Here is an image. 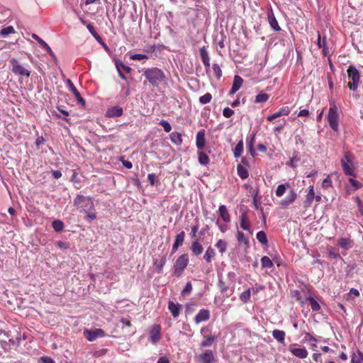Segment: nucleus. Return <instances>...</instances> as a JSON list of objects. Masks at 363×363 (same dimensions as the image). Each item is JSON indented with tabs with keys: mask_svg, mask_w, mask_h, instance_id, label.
Returning a JSON list of instances; mask_svg holds the SVG:
<instances>
[{
	"mask_svg": "<svg viewBox=\"0 0 363 363\" xmlns=\"http://www.w3.org/2000/svg\"><path fill=\"white\" fill-rule=\"evenodd\" d=\"M143 75L152 86H156L166 78L164 72L157 67L147 69Z\"/></svg>",
	"mask_w": 363,
	"mask_h": 363,
	"instance_id": "1",
	"label": "nucleus"
},
{
	"mask_svg": "<svg viewBox=\"0 0 363 363\" xmlns=\"http://www.w3.org/2000/svg\"><path fill=\"white\" fill-rule=\"evenodd\" d=\"M74 204L81 211L89 212L94 211V206L92 200L82 195H77L74 200Z\"/></svg>",
	"mask_w": 363,
	"mask_h": 363,
	"instance_id": "2",
	"label": "nucleus"
},
{
	"mask_svg": "<svg viewBox=\"0 0 363 363\" xmlns=\"http://www.w3.org/2000/svg\"><path fill=\"white\" fill-rule=\"evenodd\" d=\"M348 87L350 90L355 91L359 85L360 74L359 72L353 66H350L347 69Z\"/></svg>",
	"mask_w": 363,
	"mask_h": 363,
	"instance_id": "3",
	"label": "nucleus"
},
{
	"mask_svg": "<svg viewBox=\"0 0 363 363\" xmlns=\"http://www.w3.org/2000/svg\"><path fill=\"white\" fill-rule=\"evenodd\" d=\"M328 121L331 128L335 130H338V113L337 108L335 104L331 106L327 116Z\"/></svg>",
	"mask_w": 363,
	"mask_h": 363,
	"instance_id": "4",
	"label": "nucleus"
},
{
	"mask_svg": "<svg viewBox=\"0 0 363 363\" xmlns=\"http://www.w3.org/2000/svg\"><path fill=\"white\" fill-rule=\"evenodd\" d=\"M189 262L188 255L184 254L181 255L175 262L174 265V274L177 277H180Z\"/></svg>",
	"mask_w": 363,
	"mask_h": 363,
	"instance_id": "5",
	"label": "nucleus"
},
{
	"mask_svg": "<svg viewBox=\"0 0 363 363\" xmlns=\"http://www.w3.org/2000/svg\"><path fill=\"white\" fill-rule=\"evenodd\" d=\"M10 64L12 67V72L16 75L30 77V71L21 65L16 59L12 58L10 60Z\"/></svg>",
	"mask_w": 363,
	"mask_h": 363,
	"instance_id": "6",
	"label": "nucleus"
},
{
	"mask_svg": "<svg viewBox=\"0 0 363 363\" xmlns=\"http://www.w3.org/2000/svg\"><path fill=\"white\" fill-rule=\"evenodd\" d=\"M208 330L209 329L207 327H203L200 330L201 334L203 337V340L200 343L201 348L210 347L217 338L216 335H207L206 333L208 332Z\"/></svg>",
	"mask_w": 363,
	"mask_h": 363,
	"instance_id": "7",
	"label": "nucleus"
},
{
	"mask_svg": "<svg viewBox=\"0 0 363 363\" xmlns=\"http://www.w3.org/2000/svg\"><path fill=\"white\" fill-rule=\"evenodd\" d=\"M195 359L199 363H213L214 362V354L211 350H206L203 353L196 355Z\"/></svg>",
	"mask_w": 363,
	"mask_h": 363,
	"instance_id": "8",
	"label": "nucleus"
},
{
	"mask_svg": "<svg viewBox=\"0 0 363 363\" xmlns=\"http://www.w3.org/2000/svg\"><path fill=\"white\" fill-rule=\"evenodd\" d=\"M84 335L89 341H94L98 337H102L105 336V332L102 329H96L94 330H86L84 332Z\"/></svg>",
	"mask_w": 363,
	"mask_h": 363,
	"instance_id": "9",
	"label": "nucleus"
},
{
	"mask_svg": "<svg viewBox=\"0 0 363 363\" xmlns=\"http://www.w3.org/2000/svg\"><path fill=\"white\" fill-rule=\"evenodd\" d=\"M161 327L160 325H155L150 333V340L152 343L156 344L161 339Z\"/></svg>",
	"mask_w": 363,
	"mask_h": 363,
	"instance_id": "10",
	"label": "nucleus"
},
{
	"mask_svg": "<svg viewBox=\"0 0 363 363\" xmlns=\"http://www.w3.org/2000/svg\"><path fill=\"white\" fill-rule=\"evenodd\" d=\"M294 346V345H290L289 350L294 356L301 359L307 357L308 353L305 347L296 348Z\"/></svg>",
	"mask_w": 363,
	"mask_h": 363,
	"instance_id": "11",
	"label": "nucleus"
},
{
	"mask_svg": "<svg viewBox=\"0 0 363 363\" xmlns=\"http://www.w3.org/2000/svg\"><path fill=\"white\" fill-rule=\"evenodd\" d=\"M66 83L69 91L74 94L78 102L83 106L85 105V100L81 96L79 92L77 91L72 82L69 79H67Z\"/></svg>",
	"mask_w": 363,
	"mask_h": 363,
	"instance_id": "12",
	"label": "nucleus"
},
{
	"mask_svg": "<svg viewBox=\"0 0 363 363\" xmlns=\"http://www.w3.org/2000/svg\"><path fill=\"white\" fill-rule=\"evenodd\" d=\"M210 318V311L208 309H201L196 315L194 321L196 324L206 321Z\"/></svg>",
	"mask_w": 363,
	"mask_h": 363,
	"instance_id": "13",
	"label": "nucleus"
},
{
	"mask_svg": "<svg viewBox=\"0 0 363 363\" xmlns=\"http://www.w3.org/2000/svg\"><path fill=\"white\" fill-rule=\"evenodd\" d=\"M296 197L297 194L296 191L294 189H290L288 196L281 201L280 204L283 207H287L289 205H290L295 201Z\"/></svg>",
	"mask_w": 363,
	"mask_h": 363,
	"instance_id": "14",
	"label": "nucleus"
},
{
	"mask_svg": "<svg viewBox=\"0 0 363 363\" xmlns=\"http://www.w3.org/2000/svg\"><path fill=\"white\" fill-rule=\"evenodd\" d=\"M243 82V79L241 77L235 75L233 79V86L229 92V94L233 95L235 94L241 87Z\"/></svg>",
	"mask_w": 363,
	"mask_h": 363,
	"instance_id": "15",
	"label": "nucleus"
},
{
	"mask_svg": "<svg viewBox=\"0 0 363 363\" xmlns=\"http://www.w3.org/2000/svg\"><path fill=\"white\" fill-rule=\"evenodd\" d=\"M123 110L121 107L116 106L109 108L106 111V116L109 118L119 117L123 114Z\"/></svg>",
	"mask_w": 363,
	"mask_h": 363,
	"instance_id": "16",
	"label": "nucleus"
},
{
	"mask_svg": "<svg viewBox=\"0 0 363 363\" xmlns=\"http://www.w3.org/2000/svg\"><path fill=\"white\" fill-rule=\"evenodd\" d=\"M196 145L199 150L203 149L206 144L205 133L204 130H200L196 134Z\"/></svg>",
	"mask_w": 363,
	"mask_h": 363,
	"instance_id": "17",
	"label": "nucleus"
},
{
	"mask_svg": "<svg viewBox=\"0 0 363 363\" xmlns=\"http://www.w3.org/2000/svg\"><path fill=\"white\" fill-rule=\"evenodd\" d=\"M185 238V233L182 231L180 233L177 235L174 242L172 246V252H174L177 250L178 247L182 245L184 242Z\"/></svg>",
	"mask_w": 363,
	"mask_h": 363,
	"instance_id": "18",
	"label": "nucleus"
},
{
	"mask_svg": "<svg viewBox=\"0 0 363 363\" xmlns=\"http://www.w3.org/2000/svg\"><path fill=\"white\" fill-rule=\"evenodd\" d=\"M218 287L220 290V292L222 294L225 296L226 298H229L232 295V290H230L228 286L225 284V283L221 280H218Z\"/></svg>",
	"mask_w": 363,
	"mask_h": 363,
	"instance_id": "19",
	"label": "nucleus"
},
{
	"mask_svg": "<svg viewBox=\"0 0 363 363\" xmlns=\"http://www.w3.org/2000/svg\"><path fill=\"white\" fill-rule=\"evenodd\" d=\"M168 308L174 318H177L180 313V305L175 304L173 301H169Z\"/></svg>",
	"mask_w": 363,
	"mask_h": 363,
	"instance_id": "20",
	"label": "nucleus"
},
{
	"mask_svg": "<svg viewBox=\"0 0 363 363\" xmlns=\"http://www.w3.org/2000/svg\"><path fill=\"white\" fill-rule=\"evenodd\" d=\"M200 55H201V60L204 65V66L206 67H210V57L208 56V53L206 50V47H202L201 48H200Z\"/></svg>",
	"mask_w": 363,
	"mask_h": 363,
	"instance_id": "21",
	"label": "nucleus"
},
{
	"mask_svg": "<svg viewBox=\"0 0 363 363\" xmlns=\"http://www.w3.org/2000/svg\"><path fill=\"white\" fill-rule=\"evenodd\" d=\"M285 332L280 330H274L272 331L273 337L279 343L284 344L285 340Z\"/></svg>",
	"mask_w": 363,
	"mask_h": 363,
	"instance_id": "22",
	"label": "nucleus"
},
{
	"mask_svg": "<svg viewBox=\"0 0 363 363\" xmlns=\"http://www.w3.org/2000/svg\"><path fill=\"white\" fill-rule=\"evenodd\" d=\"M268 20H269V23L273 30H274L276 31H279L281 30V28L278 24V22H277L274 13L272 11L268 13Z\"/></svg>",
	"mask_w": 363,
	"mask_h": 363,
	"instance_id": "23",
	"label": "nucleus"
},
{
	"mask_svg": "<svg viewBox=\"0 0 363 363\" xmlns=\"http://www.w3.org/2000/svg\"><path fill=\"white\" fill-rule=\"evenodd\" d=\"M219 213L223 221L228 223L230 220V215L225 205H221L218 209Z\"/></svg>",
	"mask_w": 363,
	"mask_h": 363,
	"instance_id": "24",
	"label": "nucleus"
},
{
	"mask_svg": "<svg viewBox=\"0 0 363 363\" xmlns=\"http://www.w3.org/2000/svg\"><path fill=\"white\" fill-rule=\"evenodd\" d=\"M203 250L202 245L198 241H194L191 246V250L196 256L201 255L203 252Z\"/></svg>",
	"mask_w": 363,
	"mask_h": 363,
	"instance_id": "25",
	"label": "nucleus"
},
{
	"mask_svg": "<svg viewBox=\"0 0 363 363\" xmlns=\"http://www.w3.org/2000/svg\"><path fill=\"white\" fill-rule=\"evenodd\" d=\"M341 164L342 167V169L345 174L350 176H354V170L350 165L351 164H348L346 162L345 160H341Z\"/></svg>",
	"mask_w": 363,
	"mask_h": 363,
	"instance_id": "26",
	"label": "nucleus"
},
{
	"mask_svg": "<svg viewBox=\"0 0 363 363\" xmlns=\"http://www.w3.org/2000/svg\"><path fill=\"white\" fill-rule=\"evenodd\" d=\"M240 227L245 230H250V223L245 213H242L240 216Z\"/></svg>",
	"mask_w": 363,
	"mask_h": 363,
	"instance_id": "27",
	"label": "nucleus"
},
{
	"mask_svg": "<svg viewBox=\"0 0 363 363\" xmlns=\"http://www.w3.org/2000/svg\"><path fill=\"white\" fill-rule=\"evenodd\" d=\"M171 141L177 145H179L182 143V135L177 132H173L169 135Z\"/></svg>",
	"mask_w": 363,
	"mask_h": 363,
	"instance_id": "28",
	"label": "nucleus"
},
{
	"mask_svg": "<svg viewBox=\"0 0 363 363\" xmlns=\"http://www.w3.org/2000/svg\"><path fill=\"white\" fill-rule=\"evenodd\" d=\"M314 190L313 186H311L309 191L306 196V201H305V206L308 207L311 205L313 200L314 199Z\"/></svg>",
	"mask_w": 363,
	"mask_h": 363,
	"instance_id": "29",
	"label": "nucleus"
},
{
	"mask_svg": "<svg viewBox=\"0 0 363 363\" xmlns=\"http://www.w3.org/2000/svg\"><path fill=\"white\" fill-rule=\"evenodd\" d=\"M287 188H290V184L288 183L279 185L276 190V196L278 197L282 196L285 194Z\"/></svg>",
	"mask_w": 363,
	"mask_h": 363,
	"instance_id": "30",
	"label": "nucleus"
},
{
	"mask_svg": "<svg viewBox=\"0 0 363 363\" xmlns=\"http://www.w3.org/2000/svg\"><path fill=\"white\" fill-rule=\"evenodd\" d=\"M238 174L242 179H245L248 177L249 173L246 168L241 164H238L237 167Z\"/></svg>",
	"mask_w": 363,
	"mask_h": 363,
	"instance_id": "31",
	"label": "nucleus"
},
{
	"mask_svg": "<svg viewBox=\"0 0 363 363\" xmlns=\"http://www.w3.org/2000/svg\"><path fill=\"white\" fill-rule=\"evenodd\" d=\"M215 255V250L211 247H208L204 254L203 258L207 262H211Z\"/></svg>",
	"mask_w": 363,
	"mask_h": 363,
	"instance_id": "32",
	"label": "nucleus"
},
{
	"mask_svg": "<svg viewBox=\"0 0 363 363\" xmlns=\"http://www.w3.org/2000/svg\"><path fill=\"white\" fill-rule=\"evenodd\" d=\"M115 65H116V69H117L118 71H121L122 72V70H124L125 72L129 73L132 70V69L130 67L124 65L120 60H116L115 61Z\"/></svg>",
	"mask_w": 363,
	"mask_h": 363,
	"instance_id": "33",
	"label": "nucleus"
},
{
	"mask_svg": "<svg viewBox=\"0 0 363 363\" xmlns=\"http://www.w3.org/2000/svg\"><path fill=\"white\" fill-rule=\"evenodd\" d=\"M199 162L202 165H207L209 163L208 156L202 151L198 152Z\"/></svg>",
	"mask_w": 363,
	"mask_h": 363,
	"instance_id": "34",
	"label": "nucleus"
},
{
	"mask_svg": "<svg viewBox=\"0 0 363 363\" xmlns=\"http://www.w3.org/2000/svg\"><path fill=\"white\" fill-rule=\"evenodd\" d=\"M243 151V143L242 140L238 143L236 145L233 153L235 157H239Z\"/></svg>",
	"mask_w": 363,
	"mask_h": 363,
	"instance_id": "35",
	"label": "nucleus"
},
{
	"mask_svg": "<svg viewBox=\"0 0 363 363\" xmlns=\"http://www.w3.org/2000/svg\"><path fill=\"white\" fill-rule=\"evenodd\" d=\"M32 38L33 39H35V40H37L39 43V44L40 45V46L43 48H44L46 51L47 50L50 51V46L43 39H41L40 37H38L36 34H35V33L32 34Z\"/></svg>",
	"mask_w": 363,
	"mask_h": 363,
	"instance_id": "36",
	"label": "nucleus"
},
{
	"mask_svg": "<svg viewBox=\"0 0 363 363\" xmlns=\"http://www.w3.org/2000/svg\"><path fill=\"white\" fill-rule=\"evenodd\" d=\"M166 259L162 257L160 259H155L154 261V265L157 267V272L160 273L162 272V269L165 264Z\"/></svg>",
	"mask_w": 363,
	"mask_h": 363,
	"instance_id": "37",
	"label": "nucleus"
},
{
	"mask_svg": "<svg viewBox=\"0 0 363 363\" xmlns=\"http://www.w3.org/2000/svg\"><path fill=\"white\" fill-rule=\"evenodd\" d=\"M256 237H257V239L259 240V242L260 243H262V245H267V244L268 240H267V235H266V233L264 231H259L257 233Z\"/></svg>",
	"mask_w": 363,
	"mask_h": 363,
	"instance_id": "38",
	"label": "nucleus"
},
{
	"mask_svg": "<svg viewBox=\"0 0 363 363\" xmlns=\"http://www.w3.org/2000/svg\"><path fill=\"white\" fill-rule=\"evenodd\" d=\"M52 228L56 232H60L64 228V223L60 220H55L52 223Z\"/></svg>",
	"mask_w": 363,
	"mask_h": 363,
	"instance_id": "39",
	"label": "nucleus"
},
{
	"mask_svg": "<svg viewBox=\"0 0 363 363\" xmlns=\"http://www.w3.org/2000/svg\"><path fill=\"white\" fill-rule=\"evenodd\" d=\"M269 98V94H266V93H261V94H259L256 97H255V103H262V102H266Z\"/></svg>",
	"mask_w": 363,
	"mask_h": 363,
	"instance_id": "40",
	"label": "nucleus"
},
{
	"mask_svg": "<svg viewBox=\"0 0 363 363\" xmlns=\"http://www.w3.org/2000/svg\"><path fill=\"white\" fill-rule=\"evenodd\" d=\"M307 301L310 303L313 311H318L320 309V304L313 297H308Z\"/></svg>",
	"mask_w": 363,
	"mask_h": 363,
	"instance_id": "41",
	"label": "nucleus"
},
{
	"mask_svg": "<svg viewBox=\"0 0 363 363\" xmlns=\"http://www.w3.org/2000/svg\"><path fill=\"white\" fill-rule=\"evenodd\" d=\"M262 267L264 268H270L273 266L272 261L269 257L264 256L261 259Z\"/></svg>",
	"mask_w": 363,
	"mask_h": 363,
	"instance_id": "42",
	"label": "nucleus"
},
{
	"mask_svg": "<svg viewBox=\"0 0 363 363\" xmlns=\"http://www.w3.org/2000/svg\"><path fill=\"white\" fill-rule=\"evenodd\" d=\"M216 246L219 250L220 252L223 254L226 251L227 242L223 240H219Z\"/></svg>",
	"mask_w": 363,
	"mask_h": 363,
	"instance_id": "43",
	"label": "nucleus"
},
{
	"mask_svg": "<svg viewBox=\"0 0 363 363\" xmlns=\"http://www.w3.org/2000/svg\"><path fill=\"white\" fill-rule=\"evenodd\" d=\"M13 33H14V28L13 26H7L6 28H2L0 31V35L4 37H6L9 34Z\"/></svg>",
	"mask_w": 363,
	"mask_h": 363,
	"instance_id": "44",
	"label": "nucleus"
},
{
	"mask_svg": "<svg viewBox=\"0 0 363 363\" xmlns=\"http://www.w3.org/2000/svg\"><path fill=\"white\" fill-rule=\"evenodd\" d=\"M212 99V96L210 93H206L199 98V102L202 104L209 103Z\"/></svg>",
	"mask_w": 363,
	"mask_h": 363,
	"instance_id": "45",
	"label": "nucleus"
},
{
	"mask_svg": "<svg viewBox=\"0 0 363 363\" xmlns=\"http://www.w3.org/2000/svg\"><path fill=\"white\" fill-rule=\"evenodd\" d=\"M212 68L213 70L214 75L216 77L217 79H220L222 76V70H221L220 66L218 64L214 63L213 65Z\"/></svg>",
	"mask_w": 363,
	"mask_h": 363,
	"instance_id": "46",
	"label": "nucleus"
},
{
	"mask_svg": "<svg viewBox=\"0 0 363 363\" xmlns=\"http://www.w3.org/2000/svg\"><path fill=\"white\" fill-rule=\"evenodd\" d=\"M339 245L345 249H347L350 247V240L347 238H342L339 240Z\"/></svg>",
	"mask_w": 363,
	"mask_h": 363,
	"instance_id": "47",
	"label": "nucleus"
},
{
	"mask_svg": "<svg viewBox=\"0 0 363 363\" xmlns=\"http://www.w3.org/2000/svg\"><path fill=\"white\" fill-rule=\"evenodd\" d=\"M305 341H313V343L311 344V346L313 349L317 347L316 345V339L312 336L310 333H306L304 337Z\"/></svg>",
	"mask_w": 363,
	"mask_h": 363,
	"instance_id": "48",
	"label": "nucleus"
},
{
	"mask_svg": "<svg viewBox=\"0 0 363 363\" xmlns=\"http://www.w3.org/2000/svg\"><path fill=\"white\" fill-rule=\"evenodd\" d=\"M160 125H162L164 128V130L166 132V133H169L172 130V127H171V125L169 124V123L165 120H162L160 122Z\"/></svg>",
	"mask_w": 363,
	"mask_h": 363,
	"instance_id": "49",
	"label": "nucleus"
},
{
	"mask_svg": "<svg viewBox=\"0 0 363 363\" xmlns=\"http://www.w3.org/2000/svg\"><path fill=\"white\" fill-rule=\"evenodd\" d=\"M250 294H251V291H250V289H248L247 291H243L240 294V298L243 302H247L250 298Z\"/></svg>",
	"mask_w": 363,
	"mask_h": 363,
	"instance_id": "50",
	"label": "nucleus"
},
{
	"mask_svg": "<svg viewBox=\"0 0 363 363\" xmlns=\"http://www.w3.org/2000/svg\"><path fill=\"white\" fill-rule=\"evenodd\" d=\"M289 113H290L289 109L288 108L285 107V108H280L279 111L275 113V114H276L277 118H278L281 116H287L289 114Z\"/></svg>",
	"mask_w": 363,
	"mask_h": 363,
	"instance_id": "51",
	"label": "nucleus"
},
{
	"mask_svg": "<svg viewBox=\"0 0 363 363\" xmlns=\"http://www.w3.org/2000/svg\"><path fill=\"white\" fill-rule=\"evenodd\" d=\"M237 239L240 242H244L245 244H248V240L245 238V235L243 233L240 231H238L237 233Z\"/></svg>",
	"mask_w": 363,
	"mask_h": 363,
	"instance_id": "52",
	"label": "nucleus"
},
{
	"mask_svg": "<svg viewBox=\"0 0 363 363\" xmlns=\"http://www.w3.org/2000/svg\"><path fill=\"white\" fill-rule=\"evenodd\" d=\"M147 58V55L143 54H134L130 56V59L134 60H142Z\"/></svg>",
	"mask_w": 363,
	"mask_h": 363,
	"instance_id": "53",
	"label": "nucleus"
},
{
	"mask_svg": "<svg viewBox=\"0 0 363 363\" xmlns=\"http://www.w3.org/2000/svg\"><path fill=\"white\" fill-rule=\"evenodd\" d=\"M192 290V285L191 282H187L184 289L182 291V296H185L188 294H189Z\"/></svg>",
	"mask_w": 363,
	"mask_h": 363,
	"instance_id": "54",
	"label": "nucleus"
},
{
	"mask_svg": "<svg viewBox=\"0 0 363 363\" xmlns=\"http://www.w3.org/2000/svg\"><path fill=\"white\" fill-rule=\"evenodd\" d=\"M234 113V111L229 107H225L223 109V114L225 118L231 117Z\"/></svg>",
	"mask_w": 363,
	"mask_h": 363,
	"instance_id": "55",
	"label": "nucleus"
},
{
	"mask_svg": "<svg viewBox=\"0 0 363 363\" xmlns=\"http://www.w3.org/2000/svg\"><path fill=\"white\" fill-rule=\"evenodd\" d=\"M331 185H332V182H331L330 177H328L323 181V183H322L323 188L328 189V187L331 186Z\"/></svg>",
	"mask_w": 363,
	"mask_h": 363,
	"instance_id": "56",
	"label": "nucleus"
},
{
	"mask_svg": "<svg viewBox=\"0 0 363 363\" xmlns=\"http://www.w3.org/2000/svg\"><path fill=\"white\" fill-rule=\"evenodd\" d=\"M349 182L355 189L361 188V184L357 180L350 178Z\"/></svg>",
	"mask_w": 363,
	"mask_h": 363,
	"instance_id": "57",
	"label": "nucleus"
},
{
	"mask_svg": "<svg viewBox=\"0 0 363 363\" xmlns=\"http://www.w3.org/2000/svg\"><path fill=\"white\" fill-rule=\"evenodd\" d=\"M43 363H55V360L48 356H43L40 358Z\"/></svg>",
	"mask_w": 363,
	"mask_h": 363,
	"instance_id": "58",
	"label": "nucleus"
},
{
	"mask_svg": "<svg viewBox=\"0 0 363 363\" xmlns=\"http://www.w3.org/2000/svg\"><path fill=\"white\" fill-rule=\"evenodd\" d=\"M317 45H318L319 48H323L324 46H325V39L323 38V40H321V36H320V34L319 33L318 34Z\"/></svg>",
	"mask_w": 363,
	"mask_h": 363,
	"instance_id": "59",
	"label": "nucleus"
},
{
	"mask_svg": "<svg viewBox=\"0 0 363 363\" xmlns=\"http://www.w3.org/2000/svg\"><path fill=\"white\" fill-rule=\"evenodd\" d=\"M342 160H345L346 162H347L348 164L352 163V155L348 152H345L344 157Z\"/></svg>",
	"mask_w": 363,
	"mask_h": 363,
	"instance_id": "60",
	"label": "nucleus"
},
{
	"mask_svg": "<svg viewBox=\"0 0 363 363\" xmlns=\"http://www.w3.org/2000/svg\"><path fill=\"white\" fill-rule=\"evenodd\" d=\"M45 142V139L43 136L38 137L35 140V145L38 147H39L41 145H43Z\"/></svg>",
	"mask_w": 363,
	"mask_h": 363,
	"instance_id": "61",
	"label": "nucleus"
},
{
	"mask_svg": "<svg viewBox=\"0 0 363 363\" xmlns=\"http://www.w3.org/2000/svg\"><path fill=\"white\" fill-rule=\"evenodd\" d=\"M198 230H199V225H196L191 228V231L190 233L191 238L196 237Z\"/></svg>",
	"mask_w": 363,
	"mask_h": 363,
	"instance_id": "62",
	"label": "nucleus"
},
{
	"mask_svg": "<svg viewBox=\"0 0 363 363\" xmlns=\"http://www.w3.org/2000/svg\"><path fill=\"white\" fill-rule=\"evenodd\" d=\"M155 178H156V176L155 174H148L147 179L151 185L155 184Z\"/></svg>",
	"mask_w": 363,
	"mask_h": 363,
	"instance_id": "63",
	"label": "nucleus"
},
{
	"mask_svg": "<svg viewBox=\"0 0 363 363\" xmlns=\"http://www.w3.org/2000/svg\"><path fill=\"white\" fill-rule=\"evenodd\" d=\"M157 363H169V361L167 357H161L159 358Z\"/></svg>",
	"mask_w": 363,
	"mask_h": 363,
	"instance_id": "64",
	"label": "nucleus"
}]
</instances>
